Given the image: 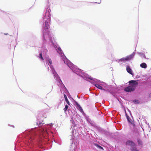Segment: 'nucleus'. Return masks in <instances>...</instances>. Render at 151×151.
<instances>
[{"instance_id": "obj_1", "label": "nucleus", "mask_w": 151, "mask_h": 151, "mask_svg": "<svg viewBox=\"0 0 151 151\" xmlns=\"http://www.w3.org/2000/svg\"><path fill=\"white\" fill-rule=\"evenodd\" d=\"M134 53L133 52L132 54L126 57L125 58H123L119 60V61H125L129 60L132 59L134 57Z\"/></svg>"}, {"instance_id": "obj_2", "label": "nucleus", "mask_w": 151, "mask_h": 151, "mask_svg": "<svg viewBox=\"0 0 151 151\" xmlns=\"http://www.w3.org/2000/svg\"><path fill=\"white\" fill-rule=\"evenodd\" d=\"M130 85L133 87L134 90H135L136 87L137 86L138 83L137 81L131 80L129 81V82Z\"/></svg>"}, {"instance_id": "obj_3", "label": "nucleus", "mask_w": 151, "mask_h": 151, "mask_svg": "<svg viewBox=\"0 0 151 151\" xmlns=\"http://www.w3.org/2000/svg\"><path fill=\"white\" fill-rule=\"evenodd\" d=\"M44 19H47V21H48L49 22H50V14L48 11L46 12L45 16L44 17Z\"/></svg>"}, {"instance_id": "obj_4", "label": "nucleus", "mask_w": 151, "mask_h": 151, "mask_svg": "<svg viewBox=\"0 0 151 151\" xmlns=\"http://www.w3.org/2000/svg\"><path fill=\"white\" fill-rule=\"evenodd\" d=\"M135 90L134 89L133 87H132L130 85L126 87L124 89V91L126 92H131L134 91Z\"/></svg>"}, {"instance_id": "obj_5", "label": "nucleus", "mask_w": 151, "mask_h": 151, "mask_svg": "<svg viewBox=\"0 0 151 151\" xmlns=\"http://www.w3.org/2000/svg\"><path fill=\"white\" fill-rule=\"evenodd\" d=\"M126 145H127L130 146L131 147L136 145L133 142L130 140H128L126 142Z\"/></svg>"}, {"instance_id": "obj_6", "label": "nucleus", "mask_w": 151, "mask_h": 151, "mask_svg": "<svg viewBox=\"0 0 151 151\" xmlns=\"http://www.w3.org/2000/svg\"><path fill=\"white\" fill-rule=\"evenodd\" d=\"M66 60H63V61L64 62V63L67 64L68 66L70 68L71 67H72L73 66V64L71 62H68V60L67 59H65Z\"/></svg>"}, {"instance_id": "obj_7", "label": "nucleus", "mask_w": 151, "mask_h": 151, "mask_svg": "<svg viewBox=\"0 0 151 151\" xmlns=\"http://www.w3.org/2000/svg\"><path fill=\"white\" fill-rule=\"evenodd\" d=\"M126 70L127 72L131 74H132V72L131 69L130 68L129 66L127 65V66Z\"/></svg>"}, {"instance_id": "obj_8", "label": "nucleus", "mask_w": 151, "mask_h": 151, "mask_svg": "<svg viewBox=\"0 0 151 151\" xmlns=\"http://www.w3.org/2000/svg\"><path fill=\"white\" fill-rule=\"evenodd\" d=\"M45 26L44 28V30L45 29L46 30H47L48 29L49 27V25L48 24V22L47 21H45Z\"/></svg>"}, {"instance_id": "obj_9", "label": "nucleus", "mask_w": 151, "mask_h": 151, "mask_svg": "<svg viewBox=\"0 0 151 151\" xmlns=\"http://www.w3.org/2000/svg\"><path fill=\"white\" fill-rule=\"evenodd\" d=\"M131 151H139L136 147L135 146H133L130 148Z\"/></svg>"}, {"instance_id": "obj_10", "label": "nucleus", "mask_w": 151, "mask_h": 151, "mask_svg": "<svg viewBox=\"0 0 151 151\" xmlns=\"http://www.w3.org/2000/svg\"><path fill=\"white\" fill-rule=\"evenodd\" d=\"M140 66L141 67L145 68L147 67V65L145 63H142L140 64Z\"/></svg>"}, {"instance_id": "obj_11", "label": "nucleus", "mask_w": 151, "mask_h": 151, "mask_svg": "<svg viewBox=\"0 0 151 151\" xmlns=\"http://www.w3.org/2000/svg\"><path fill=\"white\" fill-rule=\"evenodd\" d=\"M95 86L98 88L99 89H102V87L101 86H100V85L98 84H95Z\"/></svg>"}, {"instance_id": "obj_12", "label": "nucleus", "mask_w": 151, "mask_h": 151, "mask_svg": "<svg viewBox=\"0 0 151 151\" xmlns=\"http://www.w3.org/2000/svg\"><path fill=\"white\" fill-rule=\"evenodd\" d=\"M64 97L65 99V101H66L67 103L68 104V105H70V103H69V102L67 99V96L65 94H64Z\"/></svg>"}, {"instance_id": "obj_13", "label": "nucleus", "mask_w": 151, "mask_h": 151, "mask_svg": "<svg viewBox=\"0 0 151 151\" xmlns=\"http://www.w3.org/2000/svg\"><path fill=\"white\" fill-rule=\"evenodd\" d=\"M137 141L138 142V144L139 145H142V141L139 139H137Z\"/></svg>"}, {"instance_id": "obj_14", "label": "nucleus", "mask_w": 151, "mask_h": 151, "mask_svg": "<svg viewBox=\"0 0 151 151\" xmlns=\"http://www.w3.org/2000/svg\"><path fill=\"white\" fill-rule=\"evenodd\" d=\"M40 115H42L45 118H46L47 117V115H46V114L45 113H44L43 112L40 113Z\"/></svg>"}, {"instance_id": "obj_15", "label": "nucleus", "mask_w": 151, "mask_h": 151, "mask_svg": "<svg viewBox=\"0 0 151 151\" xmlns=\"http://www.w3.org/2000/svg\"><path fill=\"white\" fill-rule=\"evenodd\" d=\"M68 106L67 105H66L65 106V108L63 110L65 112L66 111L67 109L68 108Z\"/></svg>"}, {"instance_id": "obj_16", "label": "nucleus", "mask_w": 151, "mask_h": 151, "mask_svg": "<svg viewBox=\"0 0 151 151\" xmlns=\"http://www.w3.org/2000/svg\"><path fill=\"white\" fill-rule=\"evenodd\" d=\"M127 118L128 121L129 122H131L132 121V120L131 119H130V117L128 116H127Z\"/></svg>"}, {"instance_id": "obj_17", "label": "nucleus", "mask_w": 151, "mask_h": 151, "mask_svg": "<svg viewBox=\"0 0 151 151\" xmlns=\"http://www.w3.org/2000/svg\"><path fill=\"white\" fill-rule=\"evenodd\" d=\"M39 58L40 59H42V60H44L43 58L42 57V53H41L40 54V56H39Z\"/></svg>"}, {"instance_id": "obj_18", "label": "nucleus", "mask_w": 151, "mask_h": 151, "mask_svg": "<svg viewBox=\"0 0 151 151\" xmlns=\"http://www.w3.org/2000/svg\"><path fill=\"white\" fill-rule=\"evenodd\" d=\"M78 108L79 110L81 111H83V109L80 105H78Z\"/></svg>"}, {"instance_id": "obj_19", "label": "nucleus", "mask_w": 151, "mask_h": 151, "mask_svg": "<svg viewBox=\"0 0 151 151\" xmlns=\"http://www.w3.org/2000/svg\"><path fill=\"white\" fill-rule=\"evenodd\" d=\"M42 131L43 134H45V133H47V131H44V129H42Z\"/></svg>"}, {"instance_id": "obj_20", "label": "nucleus", "mask_w": 151, "mask_h": 151, "mask_svg": "<svg viewBox=\"0 0 151 151\" xmlns=\"http://www.w3.org/2000/svg\"><path fill=\"white\" fill-rule=\"evenodd\" d=\"M48 62L50 65H52V60L50 59H48Z\"/></svg>"}, {"instance_id": "obj_21", "label": "nucleus", "mask_w": 151, "mask_h": 151, "mask_svg": "<svg viewBox=\"0 0 151 151\" xmlns=\"http://www.w3.org/2000/svg\"><path fill=\"white\" fill-rule=\"evenodd\" d=\"M37 125L38 126L41 125L42 124V122H39V123H38V122H37Z\"/></svg>"}, {"instance_id": "obj_22", "label": "nucleus", "mask_w": 151, "mask_h": 151, "mask_svg": "<svg viewBox=\"0 0 151 151\" xmlns=\"http://www.w3.org/2000/svg\"><path fill=\"white\" fill-rule=\"evenodd\" d=\"M58 49L61 52V51H62V50L60 47H59Z\"/></svg>"}, {"instance_id": "obj_23", "label": "nucleus", "mask_w": 151, "mask_h": 151, "mask_svg": "<svg viewBox=\"0 0 151 151\" xmlns=\"http://www.w3.org/2000/svg\"><path fill=\"white\" fill-rule=\"evenodd\" d=\"M98 146L100 148H103L101 146H99V145H98Z\"/></svg>"}, {"instance_id": "obj_24", "label": "nucleus", "mask_w": 151, "mask_h": 151, "mask_svg": "<svg viewBox=\"0 0 151 151\" xmlns=\"http://www.w3.org/2000/svg\"><path fill=\"white\" fill-rule=\"evenodd\" d=\"M76 105L77 106H78V105H79V104L77 102H76Z\"/></svg>"}, {"instance_id": "obj_25", "label": "nucleus", "mask_w": 151, "mask_h": 151, "mask_svg": "<svg viewBox=\"0 0 151 151\" xmlns=\"http://www.w3.org/2000/svg\"><path fill=\"white\" fill-rule=\"evenodd\" d=\"M76 105L77 106H78V105H79V104L77 102H76Z\"/></svg>"}, {"instance_id": "obj_26", "label": "nucleus", "mask_w": 151, "mask_h": 151, "mask_svg": "<svg viewBox=\"0 0 151 151\" xmlns=\"http://www.w3.org/2000/svg\"><path fill=\"white\" fill-rule=\"evenodd\" d=\"M7 34H5V35H7Z\"/></svg>"}]
</instances>
